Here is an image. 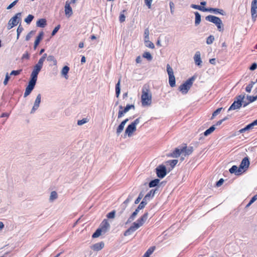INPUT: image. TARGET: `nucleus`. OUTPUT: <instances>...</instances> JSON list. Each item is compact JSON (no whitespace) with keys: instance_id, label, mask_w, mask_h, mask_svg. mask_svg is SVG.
Returning <instances> with one entry per match:
<instances>
[{"instance_id":"1","label":"nucleus","mask_w":257,"mask_h":257,"mask_svg":"<svg viewBox=\"0 0 257 257\" xmlns=\"http://www.w3.org/2000/svg\"><path fill=\"white\" fill-rule=\"evenodd\" d=\"M148 212H145L144 214L139 218L137 221L134 222L132 225L129 227L124 232L123 235L127 236L133 234L139 228L142 226L148 218Z\"/></svg>"},{"instance_id":"2","label":"nucleus","mask_w":257,"mask_h":257,"mask_svg":"<svg viewBox=\"0 0 257 257\" xmlns=\"http://www.w3.org/2000/svg\"><path fill=\"white\" fill-rule=\"evenodd\" d=\"M141 101L143 106L150 105L152 103V94L149 89L144 86L142 89Z\"/></svg>"},{"instance_id":"3","label":"nucleus","mask_w":257,"mask_h":257,"mask_svg":"<svg viewBox=\"0 0 257 257\" xmlns=\"http://www.w3.org/2000/svg\"><path fill=\"white\" fill-rule=\"evenodd\" d=\"M194 80V76H192L188 79L187 81H186L184 83L179 86V91H181L182 94H186L192 86Z\"/></svg>"},{"instance_id":"4","label":"nucleus","mask_w":257,"mask_h":257,"mask_svg":"<svg viewBox=\"0 0 257 257\" xmlns=\"http://www.w3.org/2000/svg\"><path fill=\"white\" fill-rule=\"evenodd\" d=\"M205 20L215 24L218 31H222L223 30L222 22L219 18L212 15H208L206 17Z\"/></svg>"},{"instance_id":"5","label":"nucleus","mask_w":257,"mask_h":257,"mask_svg":"<svg viewBox=\"0 0 257 257\" xmlns=\"http://www.w3.org/2000/svg\"><path fill=\"white\" fill-rule=\"evenodd\" d=\"M167 71L169 76V83L171 87H174L176 85L175 77L173 69L169 64L167 65Z\"/></svg>"},{"instance_id":"6","label":"nucleus","mask_w":257,"mask_h":257,"mask_svg":"<svg viewBox=\"0 0 257 257\" xmlns=\"http://www.w3.org/2000/svg\"><path fill=\"white\" fill-rule=\"evenodd\" d=\"M21 13H18L16 14L13 17H12L8 22V29L10 30L13 27L17 26L19 22L21 21Z\"/></svg>"},{"instance_id":"7","label":"nucleus","mask_w":257,"mask_h":257,"mask_svg":"<svg viewBox=\"0 0 257 257\" xmlns=\"http://www.w3.org/2000/svg\"><path fill=\"white\" fill-rule=\"evenodd\" d=\"M43 63L38 61V63L34 66V69L31 74V78L37 80L38 75L41 71Z\"/></svg>"},{"instance_id":"8","label":"nucleus","mask_w":257,"mask_h":257,"mask_svg":"<svg viewBox=\"0 0 257 257\" xmlns=\"http://www.w3.org/2000/svg\"><path fill=\"white\" fill-rule=\"evenodd\" d=\"M156 172L158 177L163 178L167 174L166 168L163 165H159L156 168Z\"/></svg>"},{"instance_id":"9","label":"nucleus","mask_w":257,"mask_h":257,"mask_svg":"<svg viewBox=\"0 0 257 257\" xmlns=\"http://www.w3.org/2000/svg\"><path fill=\"white\" fill-rule=\"evenodd\" d=\"M257 0H253L251 5V18L253 22L256 20L257 17Z\"/></svg>"},{"instance_id":"10","label":"nucleus","mask_w":257,"mask_h":257,"mask_svg":"<svg viewBox=\"0 0 257 257\" xmlns=\"http://www.w3.org/2000/svg\"><path fill=\"white\" fill-rule=\"evenodd\" d=\"M41 101V94H38L37 95L36 99L34 101L33 106L31 110L30 113L33 114L38 109Z\"/></svg>"},{"instance_id":"11","label":"nucleus","mask_w":257,"mask_h":257,"mask_svg":"<svg viewBox=\"0 0 257 257\" xmlns=\"http://www.w3.org/2000/svg\"><path fill=\"white\" fill-rule=\"evenodd\" d=\"M249 164V158L248 157H246L242 159L239 167L242 172H244L248 168Z\"/></svg>"},{"instance_id":"12","label":"nucleus","mask_w":257,"mask_h":257,"mask_svg":"<svg viewBox=\"0 0 257 257\" xmlns=\"http://www.w3.org/2000/svg\"><path fill=\"white\" fill-rule=\"evenodd\" d=\"M183 156H187L191 155L194 151L193 147L192 146L187 147L186 144H184L182 146Z\"/></svg>"},{"instance_id":"13","label":"nucleus","mask_w":257,"mask_h":257,"mask_svg":"<svg viewBox=\"0 0 257 257\" xmlns=\"http://www.w3.org/2000/svg\"><path fill=\"white\" fill-rule=\"evenodd\" d=\"M183 149L182 146L180 148H177L175 149V150L171 154L168 155V157H171L173 158H178L181 155H183Z\"/></svg>"},{"instance_id":"14","label":"nucleus","mask_w":257,"mask_h":257,"mask_svg":"<svg viewBox=\"0 0 257 257\" xmlns=\"http://www.w3.org/2000/svg\"><path fill=\"white\" fill-rule=\"evenodd\" d=\"M136 127L132 123L128 125L125 130V134L127 135L128 137H131L133 133L136 131Z\"/></svg>"},{"instance_id":"15","label":"nucleus","mask_w":257,"mask_h":257,"mask_svg":"<svg viewBox=\"0 0 257 257\" xmlns=\"http://www.w3.org/2000/svg\"><path fill=\"white\" fill-rule=\"evenodd\" d=\"M229 171L231 174H234L236 175H239L243 173L241 169H240V167H238L235 165L232 166L229 169Z\"/></svg>"},{"instance_id":"16","label":"nucleus","mask_w":257,"mask_h":257,"mask_svg":"<svg viewBox=\"0 0 257 257\" xmlns=\"http://www.w3.org/2000/svg\"><path fill=\"white\" fill-rule=\"evenodd\" d=\"M129 120L128 118H126L124 120H123L119 124V125L118 126V127L116 128V133L117 136H119L120 134L122 132L123 130L124 125H125L126 123Z\"/></svg>"},{"instance_id":"17","label":"nucleus","mask_w":257,"mask_h":257,"mask_svg":"<svg viewBox=\"0 0 257 257\" xmlns=\"http://www.w3.org/2000/svg\"><path fill=\"white\" fill-rule=\"evenodd\" d=\"M133 196L132 195H128L127 199L123 202V203L121 205V207H122V210L119 212H118L119 215H120L123 213V212L124 210L125 209L127 204L130 201H131L133 200Z\"/></svg>"},{"instance_id":"18","label":"nucleus","mask_w":257,"mask_h":257,"mask_svg":"<svg viewBox=\"0 0 257 257\" xmlns=\"http://www.w3.org/2000/svg\"><path fill=\"white\" fill-rule=\"evenodd\" d=\"M36 82L37 80L31 78L30 81H29L28 85L27 86L26 90L31 93L32 91L35 87Z\"/></svg>"},{"instance_id":"19","label":"nucleus","mask_w":257,"mask_h":257,"mask_svg":"<svg viewBox=\"0 0 257 257\" xmlns=\"http://www.w3.org/2000/svg\"><path fill=\"white\" fill-rule=\"evenodd\" d=\"M110 227V224L107 219H104L101 223L100 228L102 230L103 232H106L109 228Z\"/></svg>"},{"instance_id":"20","label":"nucleus","mask_w":257,"mask_h":257,"mask_svg":"<svg viewBox=\"0 0 257 257\" xmlns=\"http://www.w3.org/2000/svg\"><path fill=\"white\" fill-rule=\"evenodd\" d=\"M65 15L70 17L73 14L72 9L70 5V3L68 1H66L65 6Z\"/></svg>"},{"instance_id":"21","label":"nucleus","mask_w":257,"mask_h":257,"mask_svg":"<svg viewBox=\"0 0 257 257\" xmlns=\"http://www.w3.org/2000/svg\"><path fill=\"white\" fill-rule=\"evenodd\" d=\"M194 60L195 63V64L198 66H201L202 65V60L200 56V53L199 51H197L194 56Z\"/></svg>"},{"instance_id":"22","label":"nucleus","mask_w":257,"mask_h":257,"mask_svg":"<svg viewBox=\"0 0 257 257\" xmlns=\"http://www.w3.org/2000/svg\"><path fill=\"white\" fill-rule=\"evenodd\" d=\"M242 104L241 103L238 102L235 100L234 101L233 103L231 105V106L229 107L228 109V111L232 110H236L239 109L242 106Z\"/></svg>"},{"instance_id":"23","label":"nucleus","mask_w":257,"mask_h":257,"mask_svg":"<svg viewBox=\"0 0 257 257\" xmlns=\"http://www.w3.org/2000/svg\"><path fill=\"white\" fill-rule=\"evenodd\" d=\"M206 12L213 13L215 14H220L221 15H224L225 14L223 10L217 8H207Z\"/></svg>"},{"instance_id":"24","label":"nucleus","mask_w":257,"mask_h":257,"mask_svg":"<svg viewBox=\"0 0 257 257\" xmlns=\"http://www.w3.org/2000/svg\"><path fill=\"white\" fill-rule=\"evenodd\" d=\"M43 36H44L43 32L42 31L39 33V35L36 37V39L35 40V42H34V49H36L37 48V47L38 46V45L39 44L40 41L42 40V39L43 37Z\"/></svg>"},{"instance_id":"25","label":"nucleus","mask_w":257,"mask_h":257,"mask_svg":"<svg viewBox=\"0 0 257 257\" xmlns=\"http://www.w3.org/2000/svg\"><path fill=\"white\" fill-rule=\"evenodd\" d=\"M157 190V188L151 190L144 197L145 200H147L149 201L151 199L153 198Z\"/></svg>"},{"instance_id":"26","label":"nucleus","mask_w":257,"mask_h":257,"mask_svg":"<svg viewBox=\"0 0 257 257\" xmlns=\"http://www.w3.org/2000/svg\"><path fill=\"white\" fill-rule=\"evenodd\" d=\"M140 209L137 208L135 210V211L131 214L130 217L128 218L127 221L126 222V224H128L129 223L132 222L135 219L136 216L139 213Z\"/></svg>"},{"instance_id":"27","label":"nucleus","mask_w":257,"mask_h":257,"mask_svg":"<svg viewBox=\"0 0 257 257\" xmlns=\"http://www.w3.org/2000/svg\"><path fill=\"white\" fill-rule=\"evenodd\" d=\"M104 246V243L101 241L100 242L96 243L93 245L91 248L95 251H98L101 250Z\"/></svg>"},{"instance_id":"28","label":"nucleus","mask_w":257,"mask_h":257,"mask_svg":"<svg viewBox=\"0 0 257 257\" xmlns=\"http://www.w3.org/2000/svg\"><path fill=\"white\" fill-rule=\"evenodd\" d=\"M47 25L45 19H40L36 23V26L40 28H44Z\"/></svg>"},{"instance_id":"29","label":"nucleus","mask_w":257,"mask_h":257,"mask_svg":"<svg viewBox=\"0 0 257 257\" xmlns=\"http://www.w3.org/2000/svg\"><path fill=\"white\" fill-rule=\"evenodd\" d=\"M194 14L195 16V26H198L200 23L201 16L198 12H195Z\"/></svg>"},{"instance_id":"30","label":"nucleus","mask_w":257,"mask_h":257,"mask_svg":"<svg viewBox=\"0 0 257 257\" xmlns=\"http://www.w3.org/2000/svg\"><path fill=\"white\" fill-rule=\"evenodd\" d=\"M120 78L119 79L118 82L115 85V94L116 97H118L120 93Z\"/></svg>"},{"instance_id":"31","label":"nucleus","mask_w":257,"mask_h":257,"mask_svg":"<svg viewBox=\"0 0 257 257\" xmlns=\"http://www.w3.org/2000/svg\"><path fill=\"white\" fill-rule=\"evenodd\" d=\"M69 67L67 66H65L63 67L62 71H61V74L62 75H63L65 78H68L67 74L69 71Z\"/></svg>"},{"instance_id":"32","label":"nucleus","mask_w":257,"mask_h":257,"mask_svg":"<svg viewBox=\"0 0 257 257\" xmlns=\"http://www.w3.org/2000/svg\"><path fill=\"white\" fill-rule=\"evenodd\" d=\"M155 249V246L150 247L145 253L143 257H149L150 255L154 252Z\"/></svg>"},{"instance_id":"33","label":"nucleus","mask_w":257,"mask_h":257,"mask_svg":"<svg viewBox=\"0 0 257 257\" xmlns=\"http://www.w3.org/2000/svg\"><path fill=\"white\" fill-rule=\"evenodd\" d=\"M160 182V180L159 179H155L151 181L149 183V186L150 188L155 187L158 185Z\"/></svg>"},{"instance_id":"34","label":"nucleus","mask_w":257,"mask_h":257,"mask_svg":"<svg viewBox=\"0 0 257 257\" xmlns=\"http://www.w3.org/2000/svg\"><path fill=\"white\" fill-rule=\"evenodd\" d=\"M215 125H212L204 132V135L205 136H208L209 135L211 134L215 130Z\"/></svg>"},{"instance_id":"35","label":"nucleus","mask_w":257,"mask_h":257,"mask_svg":"<svg viewBox=\"0 0 257 257\" xmlns=\"http://www.w3.org/2000/svg\"><path fill=\"white\" fill-rule=\"evenodd\" d=\"M255 125H257V119L253 121L251 123L246 125L245 127L247 131L252 130Z\"/></svg>"},{"instance_id":"36","label":"nucleus","mask_w":257,"mask_h":257,"mask_svg":"<svg viewBox=\"0 0 257 257\" xmlns=\"http://www.w3.org/2000/svg\"><path fill=\"white\" fill-rule=\"evenodd\" d=\"M57 197H58L57 193L55 191H52L51 193L50 198H49V200L50 202H53L54 200L56 199L57 198Z\"/></svg>"},{"instance_id":"37","label":"nucleus","mask_w":257,"mask_h":257,"mask_svg":"<svg viewBox=\"0 0 257 257\" xmlns=\"http://www.w3.org/2000/svg\"><path fill=\"white\" fill-rule=\"evenodd\" d=\"M102 232H103L102 230L99 227L97 228L96 230V231L93 233V234L92 235V237L93 238L98 237L101 235Z\"/></svg>"},{"instance_id":"38","label":"nucleus","mask_w":257,"mask_h":257,"mask_svg":"<svg viewBox=\"0 0 257 257\" xmlns=\"http://www.w3.org/2000/svg\"><path fill=\"white\" fill-rule=\"evenodd\" d=\"M191 7L193 9L199 10L203 11V12H206V10H207V8H206L205 7H202L200 6L194 5V4L191 5Z\"/></svg>"},{"instance_id":"39","label":"nucleus","mask_w":257,"mask_h":257,"mask_svg":"<svg viewBox=\"0 0 257 257\" xmlns=\"http://www.w3.org/2000/svg\"><path fill=\"white\" fill-rule=\"evenodd\" d=\"M148 201L147 200H145V198H143L142 201L138 206V209L141 210L143 209L145 206L147 204Z\"/></svg>"},{"instance_id":"40","label":"nucleus","mask_w":257,"mask_h":257,"mask_svg":"<svg viewBox=\"0 0 257 257\" xmlns=\"http://www.w3.org/2000/svg\"><path fill=\"white\" fill-rule=\"evenodd\" d=\"M131 109H135V106L134 104H127L122 110L126 113Z\"/></svg>"},{"instance_id":"41","label":"nucleus","mask_w":257,"mask_h":257,"mask_svg":"<svg viewBox=\"0 0 257 257\" xmlns=\"http://www.w3.org/2000/svg\"><path fill=\"white\" fill-rule=\"evenodd\" d=\"M143 57L146 58L149 61H151L153 59V57L151 53L149 52H145L143 54Z\"/></svg>"},{"instance_id":"42","label":"nucleus","mask_w":257,"mask_h":257,"mask_svg":"<svg viewBox=\"0 0 257 257\" xmlns=\"http://www.w3.org/2000/svg\"><path fill=\"white\" fill-rule=\"evenodd\" d=\"M244 98L245 94H240L235 97V100L242 104V100H244Z\"/></svg>"},{"instance_id":"43","label":"nucleus","mask_w":257,"mask_h":257,"mask_svg":"<svg viewBox=\"0 0 257 257\" xmlns=\"http://www.w3.org/2000/svg\"><path fill=\"white\" fill-rule=\"evenodd\" d=\"M34 18V16L30 14L27 16L26 18L25 19L24 21L27 24H30Z\"/></svg>"},{"instance_id":"44","label":"nucleus","mask_w":257,"mask_h":257,"mask_svg":"<svg viewBox=\"0 0 257 257\" xmlns=\"http://www.w3.org/2000/svg\"><path fill=\"white\" fill-rule=\"evenodd\" d=\"M126 11L123 10L122 12L120 13L119 17V21L120 23L124 22L125 20V16H124L123 13H124Z\"/></svg>"},{"instance_id":"45","label":"nucleus","mask_w":257,"mask_h":257,"mask_svg":"<svg viewBox=\"0 0 257 257\" xmlns=\"http://www.w3.org/2000/svg\"><path fill=\"white\" fill-rule=\"evenodd\" d=\"M223 109L222 107H220L217 108L215 111H214L211 117V119H213L215 116L217 115L221 111V110Z\"/></svg>"},{"instance_id":"46","label":"nucleus","mask_w":257,"mask_h":257,"mask_svg":"<svg viewBox=\"0 0 257 257\" xmlns=\"http://www.w3.org/2000/svg\"><path fill=\"white\" fill-rule=\"evenodd\" d=\"M255 82L251 81L250 83L247 85V86L245 88V90L247 92H250L253 86V85L255 84Z\"/></svg>"},{"instance_id":"47","label":"nucleus","mask_w":257,"mask_h":257,"mask_svg":"<svg viewBox=\"0 0 257 257\" xmlns=\"http://www.w3.org/2000/svg\"><path fill=\"white\" fill-rule=\"evenodd\" d=\"M24 29L21 25L19 26L17 30V39H19L21 33L23 32Z\"/></svg>"},{"instance_id":"48","label":"nucleus","mask_w":257,"mask_h":257,"mask_svg":"<svg viewBox=\"0 0 257 257\" xmlns=\"http://www.w3.org/2000/svg\"><path fill=\"white\" fill-rule=\"evenodd\" d=\"M47 60L48 61L53 62L54 65H56L57 64V61L55 59V58H54V57L53 56H52V55L48 56L47 57Z\"/></svg>"},{"instance_id":"49","label":"nucleus","mask_w":257,"mask_h":257,"mask_svg":"<svg viewBox=\"0 0 257 257\" xmlns=\"http://www.w3.org/2000/svg\"><path fill=\"white\" fill-rule=\"evenodd\" d=\"M178 161L177 160H169L167 161V163L169 164L171 167L173 168H174L176 165L177 164Z\"/></svg>"},{"instance_id":"50","label":"nucleus","mask_w":257,"mask_h":257,"mask_svg":"<svg viewBox=\"0 0 257 257\" xmlns=\"http://www.w3.org/2000/svg\"><path fill=\"white\" fill-rule=\"evenodd\" d=\"M146 46L151 49L155 48L154 44L149 40L145 41Z\"/></svg>"},{"instance_id":"51","label":"nucleus","mask_w":257,"mask_h":257,"mask_svg":"<svg viewBox=\"0 0 257 257\" xmlns=\"http://www.w3.org/2000/svg\"><path fill=\"white\" fill-rule=\"evenodd\" d=\"M214 40V37L212 35H210L206 40V43L208 45L211 44Z\"/></svg>"},{"instance_id":"52","label":"nucleus","mask_w":257,"mask_h":257,"mask_svg":"<svg viewBox=\"0 0 257 257\" xmlns=\"http://www.w3.org/2000/svg\"><path fill=\"white\" fill-rule=\"evenodd\" d=\"M115 211L112 210V211L108 213L107 214L106 216L109 219H113L115 217Z\"/></svg>"},{"instance_id":"53","label":"nucleus","mask_w":257,"mask_h":257,"mask_svg":"<svg viewBox=\"0 0 257 257\" xmlns=\"http://www.w3.org/2000/svg\"><path fill=\"white\" fill-rule=\"evenodd\" d=\"M257 200V194L254 195L250 200L249 203L247 204L246 207L249 206L252 204L255 201Z\"/></svg>"},{"instance_id":"54","label":"nucleus","mask_w":257,"mask_h":257,"mask_svg":"<svg viewBox=\"0 0 257 257\" xmlns=\"http://www.w3.org/2000/svg\"><path fill=\"white\" fill-rule=\"evenodd\" d=\"M60 25H58V26H57L54 29V30H53L52 33H51L52 36H54V35H55V34L57 33V32L58 31V30L60 29Z\"/></svg>"},{"instance_id":"55","label":"nucleus","mask_w":257,"mask_h":257,"mask_svg":"<svg viewBox=\"0 0 257 257\" xmlns=\"http://www.w3.org/2000/svg\"><path fill=\"white\" fill-rule=\"evenodd\" d=\"M143 196H144V195H143V193H142V192H141V193H140V194H139V195L138 197V198L136 199V200H135V203L136 204H138V203L140 202V201H141V200L142 199V198H143Z\"/></svg>"},{"instance_id":"56","label":"nucleus","mask_w":257,"mask_h":257,"mask_svg":"<svg viewBox=\"0 0 257 257\" xmlns=\"http://www.w3.org/2000/svg\"><path fill=\"white\" fill-rule=\"evenodd\" d=\"M10 79V76L9 73H7L6 74L5 79V80L4 81V82H3L4 84L5 85H6L8 84V81H9Z\"/></svg>"},{"instance_id":"57","label":"nucleus","mask_w":257,"mask_h":257,"mask_svg":"<svg viewBox=\"0 0 257 257\" xmlns=\"http://www.w3.org/2000/svg\"><path fill=\"white\" fill-rule=\"evenodd\" d=\"M246 99L249 103L256 100L254 96L247 95Z\"/></svg>"},{"instance_id":"58","label":"nucleus","mask_w":257,"mask_h":257,"mask_svg":"<svg viewBox=\"0 0 257 257\" xmlns=\"http://www.w3.org/2000/svg\"><path fill=\"white\" fill-rule=\"evenodd\" d=\"M21 71H22V70H13L11 71L10 75H15V76L18 75L20 74Z\"/></svg>"},{"instance_id":"59","label":"nucleus","mask_w":257,"mask_h":257,"mask_svg":"<svg viewBox=\"0 0 257 257\" xmlns=\"http://www.w3.org/2000/svg\"><path fill=\"white\" fill-rule=\"evenodd\" d=\"M87 122V118H83L81 120H79L77 121V124L79 125H81Z\"/></svg>"},{"instance_id":"60","label":"nucleus","mask_w":257,"mask_h":257,"mask_svg":"<svg viewBox=\"0 0 257 257\" xmlns=\"http://www.w3.org/2000/svg\"><path fill=\"white\" fill-rule=\"evenodd\" d=\"M153 0H145V3L149 9L151 8Z\"/></svg>"},{"instance_id":"61","label":"nucleus","mask_w":257,"mask_h":257,"mask_svg":"<svg viewBox=\"0 0 257 257\" xmlns=\"http://www.w3.org/2000/svg\"><path fill=\"white\" fill-rule=\"evenodd\" d=\"M18 0L14 1L10 5H9L8 6V7L7 8V10H10V9H12L13 7H14L16 5V4L18 3Z\"/></svg>"},{"instance_id":"62","label":"nucleus","mask_w":257,"mask_h":257,"mask_svg":"<svg viewBox=\"0 0 257 257\" xmlns=\"http://www.w3.org/2000/svg\"><path fill=\"white\" fill-rule=\"evenodd\" d=\"M224 182V179L222 178L220 179L216 183V186L217 187H220L223 183Z\"/></svg>"},{"instance_id":"63","label":"nucleus","mask_w":257,"mask_h":257,"mask_svg":"<svg viewBox=\"0 0 257 257\" xmlns=\"http://www.w3.org/2000/svg\"><path fill=\"white\" fill-rule=\"evenodd\" d=\"M125 113L122 110H119L118 112L117 118L118 119L121 118Z\"/></svg>"},{"instance_id":"64","label":"nucleus","mask_w":257,"mask_h":257,"mask_svg":"<svg viewBox=\"0 0 257 257\" xmlns=\"http://www.w3.org/2000/svg\"><path fill=\"white\" fill-rule=\"evenodd\" d=\"M257 68V64L256 63H253L249 67V69L251 71L254 70Z\"/></svg>"}]
</instances>
